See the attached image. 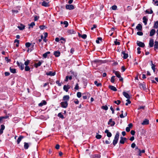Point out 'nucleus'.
Here are the masks:
<instances>
[{
	"mask_svg": "<svg viewBox=\"0 0 158 158\" xmlns=\"http://www.w3.org/2000/svg\"><path fill=\"white\" fill-rule=\"evenodd\" d=\"M155 49H157L158 48V42L157 41H155V44L154 45Z\"/></svg>",
	"mask_w": 158,
	"mask_h": 158,
	"instance_id": "35",
	"label": "nucleus"
},
{
	"mask_svg": "<svg viewBox=\"0 0 158 158\" xmlns=\"http://www.w3.org/2000/svg\"><path fill=\"white\" fill-rule=\"evenodd\" d=\"M102 136L100 135L97 134L96 135V138L98 139H100L101 138Z\"/></svg>",
	"mask_w": 158,
	"mask_h": 158,
	"instance_id": "42",
	"label": "nucleus"
},
{
	"mask_svg": "<svg viewBox=\"0 0 158 158\" xmlns=\"http://www.w3.org/2000/svg\"><path fill=\"white\" fill-rule=\"evenodd\" d=\"M131 147L132 148H134L135 147V144L134 143H133L131 144Z\"/></svg>",
	"mask_w": 158,
	"mask_h": 158,
	"instance_id": "62",
	"label": "nucleus"
},
{
	"mask_svg": "<svg viewBox=\"0 0 158 158\" xmlns=\"http://www.w3.org/2000/svg\"><path fill=\"white\" fill-rule=\"evenodd\" d=\"M142 26L140 24H138L136 27V29L138 31H141L142 29Z\"/></svg>",
	"mask_w": 158,
	"mask_h": 158,
	"instance_id": "20",
	"label": "nucleus"
},
{
	"mask_svg": "<svg viewBox=\"0 0 158 158\" xmlns=\"http://www.w3.org/2000/svg\"><path fill=\"white\" fill-rule=\"evenodd\" d=\"M10 72L13 73H16V69L14 68H12L11 67L10 68Z\"/></svg>",
	"mask_w": 158,
	"mask_h": 158,
	"instance_id": "30",
	"label": "nucleus"
},
{
	"mask_svg": "<svg viewBox=\"0 0 158 158\" xmlns=\"http://www.w3.org/2000/svg\"><path fill=\"white\" fill-rule=\"evenodd\" d=\"M70 86L69 85H64L63 87V89L66 92H67L68 91L69 89L70 88Z\"/></svg>",
	"mask_w": 158,
	"mask_h": 158,
	"instance_id": "12",
	"label": "nucleus"
},
{
	"mask_svg": "<svg viewBox=\"0 0 158 158\" xmlns=\"http://www.w3.org/2000/svg\"><path fill=\"white\" fill-rule=\"evenodd\" d=\"M91 157L92 158H99L100 157V156L98 154H95L92 155Z\"/></svg>",
	"mask_w": 158,
	"mask_h": 158,
	"instance_id": "33",
	"label": "nucleus"
},
{
	"mask_svg": "<svg viewBox=\"0 0 158 158\" xmlns=\"http://www.w3.org/2000/svg\"><path fill=\"white\" fill-rule=\"evenodd\" d=\"M69 96L68 95H64L63 97V101L68 102L69 99Z\"/></svg>",
	"mask_w": 158,
	"mask_h": 158,
	"instance_id": "5",
	"label": "nucleus"
},
{
	"mask_svg": "<svg viewBox=\"0 0 158 158\" xmlns=\"http://www.w3.org/2000/svg\"><path fill=\"white\" fill-rule=\"evenodd\" d=\"M74 102L76 104H78L79 102V101L77 99H75Z\"/></svg>",
	"mask_w": 158,
	"mask_h": 158,
	"instance_id": "59",
	"label": "nucleus"
},
{
	"mask_svg": "<svg viewBox=\"0 0 158 158\" xmlns=\"http://www.w3.org/2000/svg\"><path fill=\"white\" fill-rule=\"evenodd\" d=\"M39 28L40 29L43 30L44 29L46 28L47 27L44 25H40L39 26Z\"/></svg>",
	"mask_w": 158,
	"mask_h": 158,
	"instance_id": "39",
	"label": "nucleus"
},
{
	"mask_svg": "<svg viewBox=\"0 0 158 158\" xmlns=\"http://www.w3.org/2000/svg\"><path fill=\"white\" fill-rule=\"evenodd\" d=\"M145 12L146 13H147L148 14H152L153 12L152 9H151L150 10V11H149V10H146Z\"/></svg>",
	"mask_w": 158,
	"mask_h": 158,
	"instance_id": "43",
	"label": "nucleus"
},
{
	"mask_svg": "<svg viewBox=\"0 0 158 158\" xmlns=\"http://www.w3.org/2000/svg\"><path fill=\"white\" fill-rule=\"evenodd\" d=\"M78 85L77 83L75 85V86L74 88V89L76 90H78Z\"/></svg>",
	"mask_w": 158,
	"mask_h": 158,
	"instance_id": "61",
	"label": "nucleus"
},
{
	"mask_svg": "<svg viewBox=\"0 0 158 158\" xmlns=\"http://www.w3.org/2000/svg\"><path fill=\"white\" fill-rule=\"evenodd\" d=\"M29 145L28 143L25 142L24 144V148L25 149H27L29 147Z\"/></svg>",
	"mask_w": 158,
	"mask_h": 158,
	"instance_id": "37",
	"label": "nucleus"
},
{
	"mask_svg": "<svg viewBox=\"0 0 158 158\" xmlns=\"http://www.w3.org/2000/svg\"><path fill=\"white\" fill-rule=\"evenodd\" d=\"M109 87L110 89L112 90L113 91H117V89H116V88L113 86L111 85H109Z\"/></svg>",
	"mask_w": 158,
	"mask_h": 158,
	"instance_id": "24",
	"label": "nucleus"
},
{
	"mask_svg": "<svg viewBox=\"0 0 158 158\" xmlns=\"http://www.w3.org/2000/svg\"><path fill=\"white\" fill-rule=\"evenodd\" d=\"M35 25V23L34 22H32L29 25L30 27L32 28Z\"/></svg>",
	"mask_w": 158,
	"mask_h": 158,
	"instance_id": "52",
	"label": "nucleus"
},
{
	"mask_svg": "<svg viewBox=\"0 0 158 158\" xmlns=\"http://www.w3.org/2000/svg\"><path fill=\"white\" fill-rule=\"evenodd\" d=\"M119 133L118 132H117L114 138V139L113 141V144L115 146L117 143L118 140L119 138Z\"/></svg>",
	"mask_w": 158,
	"mask_h": 158,
	"instance_id": "1",
	"label": "nucleus"
},
{
	"mask_svg": "<svg viewBox=\"0 0 158 158\" xmlns=\"http://www.w3.org/2000/svg\"><path fill=\"white\" fill-rule=\"evenodd\" d=\"M50 52H46L44 53L43 55V57L44 58H47L48 55L50 54Z\"/></svg>",
	"mask_w": 158,
	"mask_h": 158,
	"instance_id": "32",
	"label": "nucleus"
},
{
	"mask_svg": "<svg viewBox=\"0 0 158 158\" xmlns=\"http://www.w3.org/2000/svg\"><path fill=\"white\" fill-rule=\"evenodd\" d=\"M125 69H126L124 66H122V67L121 71H122V72H124L125 71Z\"/></svg>",
	"mask_w": 158,
	"mask_h": 158,
	"instance_id": "63",
	"label": "nucleus"
},
{
	"mask_svg": "<svg viewBox=\"0 0 158 158\" xmlns=\"http://www.w3.org/2000/svg\"><path fill=\"white\" fill-rule=\"evenodd\" d=\"M60 52L56 51L54 52L53 54L56 57H58L60 56Z\"/></svg>",
	"mask_w": 158,
	"mask_h": 158,
	"instance_id": "18",
	"label": "nucleus"
},
{
	"mask_svg": "<svg viewBox=\"0 0 158 158\" xmlns=\"http://www.w3.org/2000/svg\"><path fill=\"white\" fill-rule=\"evenodd\" d=\"M126 140V138L121 137H120V140L119 143L121 144H124L125 142V141Z\"/></svg>",
	"mask_w": 158,
	"mask_h": 158,
	"instance_id": "14",
	"label": "nucleus"
},
{
	"mask_svg": "<svg viewBox=\"0 0 158 158\" xmlns=\"http://www.w3.org/2000/svg\"><path fill=\"white\" fill-rule=\"evenodd\" d=\"M128 127L126 128V130L127 132H128L130 131V128H131L132 127L133 125L131 123H130L128 125Z\"/></svg>",
	"mask_w": 158,
	"mask_h": 158,
	"instance_id": "8",
	"label": "nucleus"
},
{
	"mask_svg": "<svg viewBox=\"0 0 158 158\" xmlns=\"http://www.w3.org/2000/svg\"><path fill=\"white\" fill-rule=\"evenodd\" d=\"M66 8L67 9L72 10L74 8V6L72 5L67 4L65 6Z\"/></svg>",
	"mask_w": 158,
	"mask_h": 158,
	"instance_id": "6",
	"label": "nucleus"
},
{
	"mask_svg": "<svg viewBox=\"0 0 158 158\" xmlns=\"http://www.w3.org/2000/svg\"><path fill=\"white\" fill-rule=\"evenodd\" d=\"M25 70L26 71H28L30 70V68L28 66H25Z\"/></svg>",
	"mask_w": 158,
	"mask_h": 158,
	"instance_id": "38",
	"label": "nucleus"
},
{
	"mask_svg": "<svg viewBox=\"0 0 158 158\" xmlns=\"http://www.w3.org/2000/svg\"><path fill=\"white\" fill-rule=\"evenodd\" d=\"M126 101L127 102L125 104L126 106H127L129 104L131 103V102L129 100V99H127L126 100Z\"/></svg>",
	"mask_w": 158,
	"mask_h": 158,
	"instance_id": "51",
	"label": "nucleus"
},
{
	"mask_svg": "<svg viewBox=\"0 0 158 158\" xmlns=\"http://www.w3.org/2000/svg\"><path fill=\"white\" fill-rule=\"evenodd\" d=\"M77 96L79 98H80L81 96V93L80 92H78L77 93Z\"/></svg>",
	"mask_w": 158,
	"mask_h": 158,
	"instance_id": "47",
	"label": "nucleus"
},
{
	"mask_svg": "<svg viewBox=\"0 0 158 158\" xmlns=\"http://www.w3.org/2000/svg\"><path fill=\"white\" fill-rule=\"evenodd\" d=\"M122 53L123 55V58L124 59H127L128 56V54L127 53H125V52L124 51H123L122 52Z\"/></svg>",
	"mask_w": 158,
	"mask_h": 158,
	"instance_id": "25",
	"label": "nucleus"
},
{
	"mask_svg": "<svg viewBox=\"0 0 158 158\" xmlns=\"http://www.w3.org/2000/svg\"><path fill=\"white\" fill-rule=\"evenodd\" d=\"M149 120L147 119H145L143 121L142 123V124L143 125H147L149 124Z\"/></svg>",
	"mask_w": 158,
	"mask_h": 158,
	"instance_id": "21",
	"label": "nucleus"
},
{
	"mask_svg": "<svg viewBox=\"0 0 158 158\" xmlns=\"http://www.w3.org/2000/svg\"><path fill=\"white\" fill-rule=\"evenodd\" d=\"M135 132L134 130H131V134L132 135H134L135 134Z\"/></svg>",
	"mask_w": 158,
	"mask_h": 158,
	"instance_id": "64",
	"label": "nucleus"
},
{
	"mask_svg": "<svg viewBox=\"0 0 158 158\" xmlns=\"http://www.w3.org/2000/svg\"><path fill=\"white\" fill-rule=\"evenodd\" d=\"M31 44H30V43L27 42L25 44V45L26 47L28 48L30 47L31 46Z\"/></svg>",
	"mask_w": 158,
	"mask_h": 158,
	"instance_id": "50",
	"label": "nucleus"
},
{
	"mask_svg": "<svg viewBox=\"0 0 158 158\" xmlns=\"http://www.w3.org/2000/svg\"><path fill=\"white\" fill-rule=\"evenodd\" d=\"M24 138V137L23 136H20L18 139L17 141V143L18 144H19L22 139Z\"/></svg>",
	"mask_w": 158,
	"mask_h": 158,
	"instance_id": "28",
	"label": "nucleus"
},
{
	"mask_svg": "<svg viewBox=\"0 0 158 158\" xmlns=\"http://www.w3.org/2000/svg\"><path fill=\"white\" fill-rule=\"evenodd\" d=\"M108 124L110 125L111 127H113L115 125V123L114 121H112V119L111 118L109 119V121L108 122Z\"/></svg>",
	"mask_w": 158,
	"mask_h": 158,
	"instance_id": "7",
	"label": "nucleus"
},
{
	"mask_svg": "<svg viewBox=\"0 0 158 158\" xmlns=\"http://www.w3.org/2000/svg\"><path fill=\"white\" fill-rule=\"evenodd\" d=\"M16 63L21 70H23L24 69V66L23 64L21 62H19L18 61H17Z\"/></svg>",
	"mask_w": 158,
	"mask_h": 158,
	"instance_id": "3",
	"label": "nucleus"
},
{
	"mask_svg": "<svg viewBox=\"0 0 158 158\" xmlns=\"http://www.w3.org/2000/svg\"><path fill=\"white\" fill-rule=\"evenodd\" d=\"M139 152L138 155L140 156H141L142 153H144L145 152V151L144 150H141L140 149H139Z\"/></svg>",
	"mask_w": 158,
	"mask_h": 158,
	"instance_id": "36",
	"label": "nucleus"
},
{
	"mask_svg": "<svg viewBox=\"0 0 158 158\" xmlns=\"http://www.w3.org/2000/svg\"><path fill=\"white\" fill-rule=\"evenodd\" d=\"M137 35H139L141 36L143 35V33L141 31H138L137 33Z\"/></svg>",
	"mask_w": 158,
	"mask_h": 158,
	"instance_id": "55",
	"label": "nucleus"
},
{
	"mask_svg": "<svg viewBox=\"0 0 158 158\" xmlns=\"http://www.w3.org/2000/svg\"><path fill=\"white\" fill-rule=\"evenodd\" d=\"M140 49L141 48L139 47H138L137 48V50L138 51L137 53L138 54H140L141 53V51H140Z\"/></svg>",
	"mask_w": 158,
	"mask_h": 158,
	"instance_id": "58",
	"label": "nucleus"
},
{
	"mask_svg": "<svg viewBox=\"0 0 158 158\" xmlns=\"http://www.w3.org/2000/svg\"><path fill=\"white\" fill-rule=\"evenodd\" d=\"M155 30L154 29H152L150 32V36H153L155 34Z\"/></svg>",
	"mask_w": 158,
	"mask_h": 158,
	"instance_id": "27",
	"label": "nucleus"
},
{
	"mask_svg": "<svg viewBox=\"0 0 158 158\" xmlns=\"http://www.w3.org/2000/svg\"><path fill=\"white\" fill-rule=\"evenodd\" d=\"M143 22L144 23L145 25H146L147 24L148 21V19L147 17L145 16H144L143 18Z\"/></svg>",
	"mask_w": 158,
	"mask_h": 158,
	"instance_id": "26",
	"label": "nucleus"
},
{
	"mask_svg": "<svg viewBox=\"0 0 158 158\" xmlns=\"http://www.w3.org/2000/svg\"><path fill=\"white\" fill-rule=\"evenodd\" d=\"M18 27L20 30H22L24 29L25 26L21 24Z\"/></svg>",
	"mask_w": 158,
	"mask_h": 158,
	"instance_id": "29",
	"label": "nucleus"
},
{
	"mask_svg": "<svg viewBox=\"0 0 158 158\" xmlns=\"http://www.w3.org/2000/svg\"><path fill=\"white\" fill-rule=\"evenodd\" d=\"M58 116L60 118H64V117L63 115L62 114V113H58Z\"/></svg>",
	"mask_w": 158,
	"mask_h": 158,
	"instance_id": "41",
	"label": "nucleus"
},
{
	"mask_svg": "<svg viewBox=\"0 0 158 158\" xmlns=\"http://www.w3.org/2000/svg\"><path fill=\"white\" fill-rule=\"evenodd\" d=\"M41 5L44 7H49V2L44 1L42 2Z\"/></svg>",
	"mask_w": 158,
	"mask_h": 158,
	"instance_id": "9",
	"label": "nucleus"
},
{
	"mask_svg": "<svg viewBox=\"0 0 158 158\" xmlns=\"http://www.w3.org/2000/svg\"><path fill=\"white\" fill-rule=\"evenodd\" d=\"M152 68L154 72L155 70V65L152 63Z\"/></svg>",
	"mask_w": 158,
	"mask_h": 158,
	"instance_id": "53",
	"label": "nucleus"
},
{
	"mask_svg": "<svg viewBox=\"0 0 158 158\" xmlns=\"http://www.w3.org/2000/svg\"><path fill=\"white\" fill-rule=\"evenodd\" d=\"M5 127L3 125H2L1 126V128L0 129V134H2L3 132V131L5 129Z\"/></svg>",
	"mask_w": 158,
	"mask_h": 158,
	"instance_id": "22",
	"label": "nucleus"
},
{
	"mask_svg": "<svg viewBox=\"0 0 158 158\" xmlns=\"http://www.w3.org/2000/svg\"><path fill=\"white\" fill-rule=\"evenodd\" d=\"M114 73H115L116 77L119 78V80L120 81H122L123 80V78L121 77L119 72L118 71H114Z\"/></svg>",
	"mask_w": 158,
	"mask_h": 158,
	"instance_id": "4",
	"label": "nucleus"
},
{
	"mask_svg": "<svg viewBox=\"0 0 158 158\" xmlns=\"http://www.w3.org/2000/svg\"><path fill=\"white\" fill-rule=\"evenodd\" d=\"M30 60H27L24 63V65L25 66H28V65L30 63Z\"/></svg>",
	"mask_w": 158,
	"mask_h": 158,
	"instance_id": "40",
	"label": "nucleus"
},
{
	"mask_svg": "<svg viewBox=\"0 0 158 158\" xmlns=\"http://www.w3.org/2000/svg\"><path fill=\"white\" fill-rule=\"evenodd\" d=\"M154 45V40L153 39H150L149 42V45L150 47H153Z\"/></svg>",
	"mask_w": 158,
	"mask_h": 158,
	"instance_id": "17",
	"label": "nucleus"
},
{
	"mask_svg": "<svg viewBox=\"0 0 158 158\" xmlns=\"http://www.w3.org/2000/svg\"><path fill=\"white\" fill-rule=\"evenodd\" d=\"M123 94L124 96L127 99H129L130 98V96L129 94L127 92H123Z\"/></svg>",
	"mask_w": 158,
	"mask_h": 158,
	"instance_id": "13",
	"label": "nucleus"
},
{
	"mask_svg": "<svg viewBox=\"0 0 158 158\" xmlns=\"http://www.w3.org/2000/svg\"><path fill=\"white\" fill-rule=\"evenodd\" d=\"M112 10H115L117 9V6L116 5H113L111 7Z\"/></svg>",
	"mask_w": 158,
	"mask_h": 158,
	"instance_id": "49",
	"label": "nucleus"
},
{
	"mask_svg": "<svg viewBox=\"0 0 158 158\" xmlns=\"http://www.w3.org/2000/svg\"><path fill=\"white\" fill-rule=\"evenodd\" d=\"M94 83L97 87L102 86V84L100 83H98L97 81H95Z\"/></svg>",
	"mask_w": 158,
	"mask_h": 158,
	"instance_id": "31",
	"label": "nucleus"
},
{
	"mask_svg": "<svg viewBox=\"0 0 158 158\" xmlns=\"http://www.w3.org/2000/svg\"><path fill=\"white\" fill-rule=\"evenodd\" d=\"M42 62H41L39 61L38 63L35 64L34 66L35 68H37L38 67L40 66L42 64Z\"/></svg>",
	"mask_w": 158,
	"mask_h": 158,
	"instance_id": "23",
	"label": "nucleus"
},
{
	"mask_svg": "<svg viewBox=\"0 0 158 158\" xmlns=\"http://www.w3.org/2000/svg\"><path fill=\"white\" fill-rule=\"evenodd\" d=\"M67 32L69 34H75L76 32L73 29H70L68 30Z\"/></svg>",
	"mask_w": 158,
	"mask_h": 158,
	"instance_id": "19",
	"label": "nucleus"
},
{
	"mask_svg": "<svg viewBox=\"0 0 158 158\" xmlns=\"http://www.w3.org/2000/svg\"><path fill=\"white\" fill-rule=\"evenodd\" d=\"M5 60L6 61H7V62H10V59H9L7 57H5Z\"/></svg>",
	"mask_w": 158,
	"mask_h": 158,
	"instance_id": "60",
	"label": "nucleus"
},
{
	"mask_svg": "<svg viewBox=\"0 0 158 158\" xmlns=\"http://www.w3.org/2000/svg\"><path fill=\"white\" fill-rule=\"evenodd\" d=\"M105 133H106V135L108 137H110L111 136L112 134L111 132H109L108 130L106 129L105 130Z\"/></svg>",
	"mask_w": 158,
	"mask_h": 158,
	"instance_id": "15",
	"label": "nucleus"
},
{
	"mask_svg": "<svg viewBox=\"0 0 158 158\" xmlns=\"http://www.w3.org/2000/svg\"><path fill=\"white\" fill-rule=\"evenodd\" d=\"M46 74L48 76H53L55 75L56 73L55 72H52V71H50L49 72H47Z\"/></svg>",
	"mask_w": 158,
	"mask_h": 158,
	"instance_id": "10",
	"label": "nucleus"
},
{
	"mask_svg": "<svg viewBox=\"0 0 158 158\" xmlns=\"http://www.w3.org/2000/svg\"><path fill=\"white\" fill-rule=\"evenodd\" d=\"M101 108L102 109L106 110H107L108 109V107L107 106H102Z\"/></svg>",
	"mask_w": 158,
	"mask_h": 158,
	"instance_id": "44",
	"label": "nucleus"
},
{
	"mask_svg": "<svg viewBox=\"0 0 158 158\" xmlns=\"http://www.w3.org/2000/svg\"><path fill=\"white\" fill-rule=\"evenodd\" d=\"M137 44L138 46L141 47H143L145 46L144 43L138 41H137Z\"/></svg>",
	"mask_w": 158,
	"mask_h": 158,
	"instance_id": "11",
	"label": "nucleus"
},
{
	"mask_svg": "<svg viewBox=\"0 0 158 158\" xmlns=\"http://www.w3.org/2000/svg\"><path fill=\"white\" fill-rule=\"evenodd\" d=\"M63 24L65 25V27H66L68 25V23L67 21H64L63 22Z\"/></svg>",
	"mask_w": 158,
	"mask_h": 158,
	"instance_id": "46",
	"label": "nucleus"
},
{
	"mask_svg": "<svg viewBox=\"0 0 158 158\" xmlns=\"http://www.w3.org/2000/svg\"><path fill=\"white\" fill-rule=\"evenodd\" d=\"M115 76H113L111 77L110 81L112 83H114V81Z\"/></svg>",
	"mask_w": 158,
	"mask_h": 158,
	"instance_id": "45",
	"label": "nucleus"
},
{
	"mask_svg": "<svg viewBox=\"0 0 158 158\" xmlns=\"http://www.w3.org/2000/svg\"><path fill=\"white\" fill-rule=\"evenodd\" d=\"M153 27L155 28H158V21H156L154 24Z\"/></svg>",
	"mask_w": 158,
	"mask_h": 158,
	"instance_id": "34",
	"label": "nucleus"
},
{
	"mask_svg": "<svg viewBox=\"0 0 158 158\" xmlns=\"http://www.w3.org/2000/svg\"><path fill=\"white\" fill-rule=\"evenodd\" d=\"M39 18V17L37 16H35L34 17V21H37Z\"/></svg>",
	"mask_w": 158,
	"mask_h": 158,
	"instance_id": "57",
	"label": "nucleus"
},
{
	"mask_svg": "<svg viewBox=\"0 0 158 158\" xmlns=\"http://www.w3.org/2000/svg\"><path fill=\"white\" fill-rule=\"evenodd\" d=\"M56 83L59 86H61V84L60 82V81H56Z\"/></svg>",
	"mask_w": 158,
	"mask_h": 158,
	"instance_id": "56",
	"label": "nucleus"
},
{
	"mask_svg": "<svg viewBox=\"0 0 158 158\" xmlns=\"http://www.w3.org/2000/svg\"><path fill=\"white\" fill-rule=\"evenodd\" d=\"M60 105H61V106L62 107L66 108H67L68 106V102L64 101L60 103Z\"/></svg>",
	"mask_w": 158,
	"mask_h": 158,
	"instance_id": "2",
	"label": "nucleus"
},
{
	"mask_svg": "<svg viewBox=\"0 0 158 158\" xmlns=\"http://www.w3.org/2000/svg\"><path fill=\"white\" fill-rule=\"evenodd\" d=\"M81 37L84 39H85L87 37V35L86 34H83L81 35Z\"/></svg>",
	"mask_w": 158,
	"mask_h": 158,
	"instance_id": "54",
	"label": "nucleus"
},
{
	"mask_svg": "<svg viewBox=\"0 0 158 158\" xmlns=\"http://www.w3.org/2000/svg\"><path fill=\"white\" fill-rule=\"evenodd\" d=\"M47 104V102L45 100H43L39 104V106H42L44 105H46Z\"/></svg>",
	"mask_w": 158,
	"mask_h": 158,
	"instance_id": "16",
	"label": "nucleus"
},
{
	"mask_svg": "<svg viewBox=\"0 0 158 158\" xmlns=\"http://www.w3.org/2000/svg\"><path fill=\"white\" fill-rule=\"evenodd\" d=\"M114 103L116 104H117V105H119L120 103H121V101L120 100H117V101H114Z\"/></svg>",
	"mask_w": 158,
	"mask_h": 158,
	"instance_id": "48",
	"label": "nucleus"
}]
</instances>
